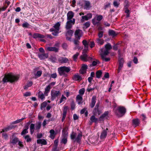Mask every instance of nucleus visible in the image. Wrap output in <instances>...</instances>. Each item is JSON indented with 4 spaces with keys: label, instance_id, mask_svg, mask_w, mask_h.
<instances>
[{
    "label": "nucleus",
    "instance_id": "obj_56",
    "mask_svg": "<svg viewBox=\"0 0 151 151\" xmlns=\"http://www.w3.org/2000/svg\"><path fill=\"white\" fill-rule=\"evenodd\" d=\"M29 26V24L27 22L23 23L22 24V26L24 28H28Z\"/></svg>",
    "mask_w": 151,
    "mask_h": 151
},
{
    "label": "nucleus",
    "instance_id": "obj_29",
    "mask_svg": "<svg viewBox=\"0 0 151 151\" xmlns=\"http://www.w3.org/2000/svg\"><path fill=\"white\" fill-rule=\"evenodd\" d=\"M19 141V138L17 137H15L12 140L11 142L13 145H14L16 144Z\"/></svg>",
    "mask_w": 151,
    "mask_h": 151
},
{
    "label": "nucleus",
    "instance_id": "obj_18",
    "mask_svg": "<svg viewBox=\"0 0 151 151\" xmlns=\"http://www.w3.org/2000/svg\"><path fill=\"white\" fill-rule=\"evenodd\" d=\"M88 55L86 53H83L82 55L80 56V58L81 60L85 61L87 62L88 61L87 60Z\"/></svg>",
    "mask_w": 151,
    "mask_h": 151
},
{
    "label": "nucleus",
    "instance_id": "obj_63",
    "mask_svg": "<svg viewBox=\"0 0 151 151\" xmlns=\"http://www.w3.org/2000/svg\"><path fill=\"white\" fill-rule=\"evenodd\" d=\"M81 68L86 70L88 68L87 65L85 64H83Z\"/></svg>",
    "mask_w": 151,
    "mask_h": 151
},
{
    "label": "nucleus",
    "instance_id": "obj_61",
    "mask_svg": "<svg viewBox=\"0 0 151 151\" xmlns=\"http://www.w3.org/2000/svg\"><path fill=\"white\" fill-rule=\"evenodd\" d=\"M113 4L114 7L117 8L119 6V4L117 1H114L113 2Z\"/></svg>",
    "mask_w": 151,
    "mask_h": 151
},
{
    "label": "nucleus",
    "instance_id": "obj_45",
    "mask_svg": "<svg viewBox=\"0 0 151 151\" xmlns=\"http://www.w3.org/2000/svg\"><path fill=\"white\" fill-rule=\"evenodd\" d=\"M76 133L73 132L72 134L70 135V138L72 139H74L76 138Z\"/></svg>",
    "mask_w": 151,
    "mask_h": 151
},
{
    "label": "nucleus",
    "instance_id": "obj_46",
    "mask_svg": "<svg viewBox=\"0 0 151 151\" xmlns=\"http://www.w3.org/2000/svg\"><path fill=\"white\" fill-rule=\"evenodd\" d=\"M63 138L61 140V142L65 145L67 142V137H63Z\"/></svg>",
    "mask_w": 151,
    "mask_h": 151
},
{
    "label": "nucleus",
    "instance_id": "obj_10",
    "mask_svg": "<svg viewBox=\"0 0 151 151\" xmlns=\"http://www.w3.org/2000/svg\"><path fill=\"white\" fill-rule=\"evenodd\" d=\"M68 129V126H65L63 129L62 131V134L63 137H67L68 133L67 132V131Z\"/></svg>",
    "mask_w": 151,
    "mask_h": 151
},
{
    "label": "nucleus",
    "instance_id": "obj_30",
    "mask_svg": "<svg viewBox=\"0 0 151 151\" xmlns=\"http://www.w3.org/2000/svg\"><path fill=\"white\" fill-rule=\"evenodd\" d=\"M23 137L24 138V139L26 140V142H30L32 141V139L30 137L29 135H27L24 136Z\"/></svg>",
    "mask_w": 151,
    "mask_h": 151
},
{
    "label": "nucleus",
    "instance_id": "obj_51",
    "mask_svg": "<svg viewBox=\"0 0 151 151\" xmlns=\"http://www.w3.org/2000/svg\"><path fill=\"white\" fill-rule=\"evenodd\" d=\"M104 32L103 31H99L98 34V36L99 38L102 37L103 36Z\"/></svg>",
    "mask_w": 151,
    "mask_h": 151
},
{
    "label": "nucleus",
    "instance_id": "obj_53",
    "mask_svg": "<svg viewBox=\"0 0 151 151\" xmlns=\"http://www.w3.org/2000/svg\"><path fill=\"white\" fill-rule=\"evenodd\" d=\"M42 74V71H37L36 74L35 75V76H37V77H39L41 76Z\"/></svg>",
    "mask_w": 151,
    "mask_h": 151
},
{
    "label": "nucleus",
    "instance_id": "obj_47",
    "mask_svg": "<svg viewBox=\"0 0 151 151\" xmlns=\"http://www.w3.org/2000/svg\"><path fill=\"white\" fill-rule=\"evenodd\" d=\"M25 118H22L21 119H17V120L14 122H12L13 124H16L19 123L21 122V121H22V120H23Z\"/></svg>",
    "mask_w": 151,
    "mask_h": 151
},
{
    "label": "nucleus",
    "instance_id": "obj_8",
    "mask_svg": "<svg viewBox=\"0 0 151 151\" xmlns=\"http://www.w3.org/2000/svg\"><path fill=\"white\" fill-rule=\"evenodd\" d=\"M96 96H93L92 97L91 99V102L89 104V106L91 108H93L96 102Z\"/></svg>",
    "mask_w": 151,
    "mask_h": 151
},
{
    "label": "nucleus",
    "instance_id": "obj_58",
    "mask_svg": "<svg viewBox=\"0 0 151 151\" xmlns=\"http://www.w3.org/2000/svg\"><path fill=\"white\" fill-rule=\"evenodd\" d=\"M75 106L74 102L72 101L71 104V108L72 110L74 109L75 108Z\"/></svg>",
    "mask_w": 151,
    "mask_h": 151
},
{
    "label": "nucleus",
    "instance_id": "obj_14",
    "mask_svg": "<svg viewBox=\"0 0 151 151\" xmlns=\"http://www.w3.org/2000/svg\"><path fill=\"white\" fill-rule=\"evenodd\" d=\"M37 142L38 144H41L42 145H46L47 144L46 141L44 139H38Z\"/></svg>",
    "mask_w": 151,
    "mask_h": 151
},
{
    "label": "nucleus",
    "instance_id": "obj_2",
    "mask_svg": "<svg viewBox=\"0 0 151 151\" xmlns=\"http://www.w3.org/2000/svg\"><path fill=\"white\" fill-rule=\"evenodd\" d=\"M70 70V67L62 66L58 68V71L60 76L65 75V72L68 73Z\"/></svg>",
    "mask_w": 151,
    "mask_h": 151
},
{
    "label": "nucleus",
    "instance_id": "obj_26",
    "mask_svg": "<svg viewBox=\"0 0 151 151\" xmlns=\"http://www.w3.org/2000/svg\"><path fill=\"white\" fill-rule=\"evenodd\" d=\"M102 74V72L101 70L97 71L96 73V77L97 78H100Z\"/></svg>",
    "mask_w": 151,
    "mask_h": 151
},
{
    "label": "nucleus",
    "instance_id": "obj_57",
    "mask_svg": "<svg viewBox=\"0 0 151 151\" xmlns=\"http://www.w3.org/2000/svg\"><path fill=\"white\" fill-rule=\"evenodd\" d=\"M85 89L84 88H82L79 90V93L80 94L83 95L85 92Z\"/></svg>",
    "mask_w": 151,
    "mask_h": 151
},
{
    "label": "nucleus",
    "instance_id": "obj_6",
    "mask_svg": "<svg viewBox=\"0 0 151 151\" xmlns=\"http://www.w3.org/2000/svg\"><path fill=\"white\" fill-rule=\"evenodd\" d=\"M119 66L117 70L118 73H119L123 65L124 60L122 58L119 59L118 60Z\"/></svg>",
    "mask_w": 151,
    "mask_h": 151
},
{
    "label": "nucleus",
    "instance_id": "obj_24",
    "mask_svg": "<svg viewBox=\"0 0 151 151\" xmlns=\"http://www.w3.org/2000/svg\"><path fill=\"white\" fill-rule=\"evenodd\" d=\"M90 120L91 121V122H94L95 123H97L98 121L97 118H96L95 115L92 116L90 118Z\"/></svg>",
    "mask_w": 151,
    "mask_h": 151
},
{
    "label": "nucleus",
    "instance_id": "obj_34",
    "mask_svg": "<svg viewBox=\"0 0 151 151\" xmlns=\"http://www.w3.org/2000/svg\"><path fill=\"white\" fill-rule=\"evenodd\" d=\"M90 3V2L88 1H86L85 2V4L84 6V8L87 9L89 8Z\"/></svg>",
    "mask_w": 151,
    "mask_h": 151
},
{
    "label": "nucleus",
    "instance_id": "obj_5",
    "mask_svg": "<svg viewBox=\"0 0 151 151\" xmlns=\"http://www.w3.org/2000/svg\"><path fill=\"white\" fill-rule=\"evenodd\" d=\"M74 35L76 38H78V40H80L82 36V31L80 29L76 30Z\"/></svg>",
    "mask_w": 151,
    "mask_h": 151
},
{
    "label": "nucleus",
    "instance_id": "obj_4",
    "mask_svg": "<svg viewBox=\"0 0 151 151\" xmlns=\"http://www.w3.org/2000/svg\"><path fill=\"white\" fill-rule=\"evenodd\" d=\"M61 95V93L59 91H52L51 93V100L52 101H54L56 97L58 98H59Z\"/></svg>",
    "mask_w": 151,
    "mask_h": 151
},
{
    "label": "nucleus",
    "instance_id": "obj_12",
    "mask_svg": "<svg viewBox=\"0 0 151 151\" xmlns=\"http://www.w3.org/2000/svg\"><path fill=\"white\" fill-rule=\"evenodd\" d=\"M74 13L72 11H69L67 14V20L71 19L73 17Z\"/></svg>",
    "mask_w": 151,
    "mask_h": 151
},
{
    "label": "nucleus",
    "instance_id": "obj_31",
    "mask_svg": "<svg viewBox=\"0 0 151 151\" xmlns=\"http://www.w3.org/2000/svg\"><path fill=\"white\" fill-rule=\"evenodd\" d=\"M73 31L72 30L69 29L66 32L65 36H70L71 37L73 36Z\"/></svg>",
    "mask_w": 151,
    "mask_h": 151
},
{
    "label": "nucleus",
    "instance_id": "obj_36",
    "mask_svg": "<svg viewBox=\"0 0 151 151\" xmlns=\"http://www.w3.org/2000/svg\"><path fill=\"white\" fill-rule=\"evenodd\" d=\"M61 63H66L68 61V59L65 57H61L60 60Z\"/></svg>",
    "mask_w": 151,
    "mask_h": 151
},
{
    "label": "nucleus",
    "instance_id": "obj_17",
    "mask_svg": "<svg viewBox=\"0 0 151 151\" xmlns=\"http://www.w3.org/2000/svg\"><path fill=\"white\" fill-rule=\"evenodd\" d=\"M101 113V112L100 110L99 109V108H95L93 111V113L94 115H99Z\"/></svg>",
    "mask_w": 151,
    "mask_h": 151
},
{
    "label": "nucleus",
    "instance_id": "obj_7",
    "mask_svg": "<svg viewBox=\"0 0 151 151\" xmlns=\"http://www.w3.org/2000/svg\"><path fill=\"white\" fill-rule=\"evenodd\" d=\"M12 123L9 125L8 126L2 129V132H7L9 130L14 129L15 127V126L13 125Z\"/></svg>",
    "mask_w": 151,
    "mask_h": 151
},
{
    "label": "nucleus",
    "instance_id": "obj_15",
    "mask_svg": "<svg viewBox=\"0 0 151 151\" xmlns=\"http://www.w3.org/2000/svg\"><path fill=\"white\" fill-rule=\"evenodd\" d=\"M107 135V132L106 130H103L101 132L100 138L101 139H102L106 138Z\"/></svg>",
    "mask_w": 151,
    "mask_h": 151
},
{
    "label": "nucleus",
    "instance_id": "obj_60",
    "mask_svg": "<svg viewBox=\"0 0 151 151\" xmlns=\"http://www.w3.org/2000/svg\"><path fill=\"white\" fill-rule=\"evenodd\" d=\"M89 45L91 48H93L95 46V43L93 41L89 42Z\"/></svg>",
    "mask_w": 151,
    "mask_h": 151
},
{
    "label": "nucleus",
    "instance_id": "obj_11",
    "mask_svg": "<svg viewBox=\"0 0 151 151\" xmlns=\"http://www.w3.org/2000/svg\"><path fill=\"white\" fill-rule=\"evenodd\" d=\"M59 30L55 29L53 28H51L50 29V32H52V34L55 36H57L58 35L59 33Z\"/></svg>",
    "mask_w": 151,
    "mask_h": 151
},
{
    "label": "nucleus",
    "instance_id": "obj_49",
    "mask_svg": "<svg viewBox=\"0 0 151 151\" xmlns=\"http://www.w3.org/2000/svg\"><path fill=\"white\" fill-rule=\"evenodd\" d=\"M31 122L32 121H29L28 122L26 123L24 126V127L25 128L24 129L28 130L29 128V126Z\"/></svg>",
    "mask_w": 151,
    "mask_h": 151
},
{
    "label": "nucleus",
    "instance_id": "obj_59",
    "mask_svg": "<svg viewBox=\"0 0 151 151\" xmlns=\"http://www.w3.org/2000/svg\"><path fill=\"white\" fill-rule=\"evenodd\" d=\"M68 21L67 22L69 23L72 24V25H74L75 23V19L73 18L72 19V20H68Z\"/></svg>",
    "mask_w": 151,
    "mask_h": 151
},
{
    "label": "nucleus",
    "instance_id": "obj_39",
    "mask_svg": "<svg viewBox=\"0 0 151 151\" xmlns=\"http://www.w3.org/2000/svg\"><path fill=\"white\" fill-rule=\"evenodd\" d=\"M67 100V98L65 97L63 95H62L60 99V101L58 102V104H60L62 103L63 101H65Z\"/></svg>",
    "mask_w": 151,
    "mask_h": 151
},
{
    "label": "nucleus",
    "instance_id": "obj_20",
    "mask_svg": "<svg viewBox=\"0 0 151 151\" xmlns=\"http://www.w3.org/2000/svg\"><path fill=\"white\" fill-rule=\"evenodd\" d=\"M73 80L76 81H80L82 80V78L80 76L77 74H75L73 77Z\"/></svg>",
    "mask_w": 151,
    "mask_h": 151
},
{
    "label": "nucleus",
    "instance_id": "obj_48",
    "mask_svg": "<svg viewBox=\"0 0 151 151\" xmlns=\"http://www.w3.org/2000/svg\"><path fill=\"white\" fill-rule=\"evenodd\" d=\"M28 133V130L26 129H24L22 132H21V134L22 135L24 136V135Z\"/></svg>",
    "mask_w": 151,
    "mask_h": 151
},
{
    "label": "nucleus",
    "instance_id": "obj_55",
    "mask_svg": "<svg viewBox=\"0 0 151 151\" xmlns=\"http://www.w3.org/2000/svg\"><path fill=\"white\" fill-rule=\"evenodd\" d=\"M88 18L86 15L82 16V19H81V21L82 22H83L84 21V20H88Z\"/></svg>",
    "mask_w": 151,
    "mask_h": 151
},
{
    "label": "nucleus",
    "instance_id": "obj_28",
    "mask_svg": "<svg viewBox=\"0 0 151 151\" xmlns=\"http://www.w3.org/2000/svg\"><path fill=\"white\" fill-rule=\"evenodd\" d=\"M82 43L84 46V48H88L89 42H88L86 40H84L82 41Z\"/></svg>",
    "mask_w": 151,
    "mask_h": 151
},
{
    "label": "nucleus",
    "instance_id": "obj_1",
    "mask_svg": "<svg viewBox=\"0 0 151 151\" xmlns=\"http://www.w3.org/2000/svg\"><path fill=\"white\" fill-rule=\"evenodd\" d=\"M19 76L18 75H15L12 73H10L5 74L2 81L3 82V83L8 82L13 83L17 82L19 80Z\"/></svg>",
    "mask_w": 151,
    "mask_h": 151
},
{
    "label": "nucleus",
    "instance_id": "obj_44",
    "mask_svg": "<svg viewBox=\"0 0 151 151\" xmlns=\"http://www.w3.org/2000/svg\"><path fill=\"white\" fill-rule=\"evenodd\" d=\"M108 114L109 112L108 111L105 112L103 114L100 116V118H102L103 119L106 116H107L108 115Z\"/></svg>",
    "mask_w": 151,
    "mask_h": 151
},
{
    "label": "nucleus",
    "instance_id": "obj_54",
    "mask_svg": "<svg viewBox=\"0 0 151 151\" xmlns=\"http://www.w3.org/2000/svg\"><path fill=\"white\" fill-rule=\"evenodd\" d=\"M79 55V53L77 52L76 54L73 55V58L74 60L75 61L77 59Z\"/></svg>",
    "mask_w": 151,
    "mask_h": 151
},
{
    "label": "nucleus",
    "instance_id": "obj_23",
    "mask_svg": "<svg viewBox=\"0 0 151 151\" xmlns=\"http://www.w3.org/2000/svg\"><path fill=\"white\" fill-rule=\"evenodd\" d=\"M35 124H31L30 126V134H32L34 132Z\"/></svg>",
    "mask_w": 151,
    "mask_h": 151
},
{
    "label": "nucleus",
    "instance_id": "obj_43",
    "mask_svg": "<svg viewBox=\"0 0 151 151\" xmlns=\"http://www.w3.org/2000/svg\"><path fill=\"white\" fill-rule=\"evenodd\" d=\"M78 40V38H76L73 40V42L75 45L76 46L79 45L80 42L79 40Z\"/></svg>",
    "mask_w": 151,
    "mask_h": 151
},
{
    "label": "nucleus",
    "instance_id": "obj_32",
    "mask_svg": "<svg viewBox=\"0 0 151 151\" xmlns=\"http://www.w3.org/2000/svg\"><path fill=\"white\" fill-rule=\"evenodd\" d=\"M49 132L50 133V136L51 138L52 139H53L54 138L55 136V131L54 130L52 129Z\"/></svg>",
    "mask_w": 151,
    "mask_h": 151
},
{
    "label": "nucleus",
    "instance_id": "obj_13",
    "mask_svg": "<svg viewBox=\"0 0 151 151\" xmlns=\"http://www.w3.org/2000/svg\"><path fill=\"white\" fill-rule=\"evenodd\" d=\"M32 37L34 39L37 38H44L45 37L44 35L37 33H35L32 35Z\"/></svg>",
    "mask_w": 151,
    "mask_h": 151
},
{
    "label": "nucleus",
    "instance_id": "obj_38",
    "mask_svg": "<svg viewBox=\"0 0 151 151\" xmlns=\"http://www.w3.org/2000/svg\"><path fill=\"white\" fill-rule=\"evenodd\" d=\"M60 22H58L56 23L53 26L54 28L55 29H57V30H59V27L60 26Z\"/></svg>",
    "mask_w": 151,
    "mask_h": 151
},
{
    "label": "nucleus",
    "instance_id": "obj_25",
    "mask_svg": "<svg viewBox=\"0 0 151 151\" xmlns=\"http://www.w3.org/2000/svg\"><path fill=\"white\" fill-rule=\"evenodd\" d=\"M109 54V52L108 50H106L103 53L100 54V55L101 58H103L104 57L108 55Z\"/></svg>",
    "mask_w": 151,
    "mask_h": 151
},
{
    "label": "nucleus",
    "instance_id": "obj_27",
    "mask_svg": "<svg viewBox=\"0 0 151 151\" xmlns=\"http://www.w3.org/2000/svg\"><path fill=\"white\" fill-rule=\"evenodd\" d=\"M100 62L99 60H96V61H93L91 64L89 65V66L90 67L92 66H96L97 64H100Z\"/></svg>",
    "mask_w": 151,
    "mask_h": 151
},
{
    "label": "nucleus",
    "instance_id": "obj_35",
    "mask_svg": "<svg viewBox=\"0 0 151 151\" xmlns=\"http://www.w3.org/2000/svg\"><path fill=\"white\" fill-rule=\"evenodd\" d=\"M68 110L67 106H65L63 110V116H66V114Z\"/></svg>",
    "mask_w": 151,
    "mask_h": 151
},
{
    "label": "nucleus",
    "instance_id": "obj_64",
    "mask_svg": "<svg viewBox=\"0 0 151 151\" xmlns=\"http://www.w3.org/2000/svg\"><path fill=\"white\" fill-rule=\"evenodd\" d=\"M18 142V145L20 146L19 147V149H21V148H22L24 147V145L22 144V142L19 140Z\"/></svg>",
    "mask_w": 151,
    "mask_h": 151
},
{
    "label": "nucleus",
    "instance_id": "obj_3",
    "mask_svg": "<svg viewBox=\"0 0 151 151\" xmlns=\"http://www.w3.org/2000/svg\"><path fill=\"white\" fill-rule=\"evenodd\" d=\"M118 112L122 116L124 115L126 112V109L125 107L123 106H119L115 111V114L117 116L119 115L117 113Z\"/></svg>",
    "mask_w": 151,
    "mask_h": 151
},
{
    "label": "nucleus",
    "instance_id": "obj_62",
    "mask_svg": "<svg viewBox=\"0 0 151 151\" xmlns=\"http://www.w3.org/2000/svg\"><path fill=\"white\" fill-rule=\"evenodd\" d=\"M50 61L52 63H54L56 62V61L57 60L56 58L53 57H51L50 58Z\"/></svg>",
    "mask_w": 151,
    "mask_h": 151
},
{
    "label": "nucleus",
    "instance_id": "obj_33",
    "mask_svg": "<svg viewBox=\"0 0 151 151\" xmlns=\"http://www.w3.org/2000/svg\"><path fill=\"white\" fill-rule=\"evenodd\" d=\"M73 25L72 24L67 22L65 26V28L67 29H69L72 28Z\"/></svg>",
    "mask_w": 151,
    "mask_h": 151
},
{
    "label": "nucleus",
    "instance_id": "obj_40",
    "mask_svg": "<svg viewBox=\"0 0 151 151\" xmlns=\"http://www.w3.org/2000/svg\"><path fill=\"white\" fill-rule=\"evenodd\" d=\"M105 47L106 50H108L109 51L112 48L111 45L109 43L106 44L105 46Z\"/></svg>",
    "mask_w": 151,
    "mask_h": 151
},
{
    "label": "nucleus",
    "instance_id": "obj_9",
    "mask_svg": "<svg viewBox=\"0 0 151 151\" xmlns=\"http://www.w3.org/2000/svg\"><path fill=\"white\" fill-rule=\"evenodd\" d=\"M46 49L50 51H53L57 52H58L59 49L55 47H47L46 48Z\"/></svg>",
    "mask_w": 151,
    "mask_h": 151
},
{
    "label": "nucleus",
    "instance_id": "obj_52",
    "mask_svg": "<svg viewBox=\"0 0 151 151\" xmlns=\"http://www.w3.org/2000/svg\"><path fill=\"white\" fill-rule=\"evenodd\" d=\"M58 144V139L55 140L54 142V147L53 148H57Z\"/></svg>",
    "mask_w": 151,
    "mask_h": 151
},
{
    "label": "nucleus",
    "instance_id": "obj_19",
    "mask_svg": "<svg viewBox=\"0 0 151 151\" xmlns=\"http://www.w3.org/2000/svg\"><path fill=\"white\" fill-rule=\"evenodd\" d=\"M108 34L109 36H112L113 37H115L117 35V34L114 31L110 29L109 31Z\"/></svg>",
    "mask_w": 151,
    "mask_h": 151
},
{
    "label": "nucleus",
    "instance_id": "obj_50",
    "mask_svg": "<svg viewBox=\"0 0 151 151\" xmlns=\"http://www.w3.org/2000/svg\"><path fill=\"white\" fill-rule=\"evenodd\" d=\"M97 42L100 45H102L104 43V41L103 40L99 38L97 39Z\"/></svg>",
    "mask_w": 151,
    "mask_h": 151
},
{
    "label": "nucleus",
    "instance_id": "obj_21",
    "mask_svg": "<svg viewBox=\"0 0 151 151\" xmlns=\"http://www.w3.org/2000/svg\"><path fill=\"white\" fill-rule=\"evenodd\" d=\"M132 123L136 127L139 125V121L137 118L135 119L132 120Z\"/></svg>",
    "mask_w": 151,
    "mask_h": 151
},
{
    "label": "nucleus",
    "instance_id": "obj_42",
    "mask_svg": "<svg viewBox=\"0 0 151 151\" xmlns=\"http://www.w3.org/2000/svg\"><path fill=\"white\" fill-rule=\"evenodd\" d=\"M47 103L46 101L43 102L41 104L40 108L42 110L43 108H44L47 105Z\"/></svg>",
    "mask_w": 151,
    "mask_h": 151
},
{
    "label": "nucleus",
    "instance_id": "obj_37",
    "mask_svg": "<svg viewBox=\"0 0 151 151\" xmlns=\"http://www.w3.org/2000/svg\"><path fill=\"white\" fill-rule=\"evenodd\" d=\"M41 122H39L37 124H36L35 126V129L36 130H38L41 127Z\"/></svg>",
    "mask_w": 151,
    "mask_h": 151
},
{
    "label": "nucleus",
    "instance_id": "obj_22",
    "mask_svg": "<svg viewBox=\"0 0 151 151\" xmlns=\"http://www.w3.org/2000/svg\"><path fill=\"white\" fill-rule=\"evenodd\" d=\"M51 88V87L50 86V85H48L45 88V90L44 92V94L45 96H47L48 95V93H49Z\"/></svg>",
    "mask_w": 151,
    "mask_h": 151
},
{
    "label": "nucleus",
    "instance_id": "obj_41",
    "mask_svg": "<svg viewBox=\"0 0 151 151\" xmlns=\"http://www.w3.org/2000/svg\"><path fill=\"white\" fill-rule=\"evenodd\" d=\"M92 23L93 25H97V26L99 25L100 23L99 22H97L96 21L95 19H93L92 20Z\"/></svg>",
    "mask_w": 151,
    "mask_h": 151
},
{
    "label": "nucleus",
    "instance_id": "obj_16",
    "mask_svg": "<svg viewBox=\"0 0 151 151\" xmlns=\"http://www.w3.org/2000/svg\"><path fill=\"white\" fill-rule=\"evenodd\" d=\"M82 136V134L79 133L78 134L77 137L75 138V140L74 142H76L78 143H80L81 139Z\"/></svg>",
    "mask_w": 151,
    "mask_h": 151
}]
</instances>
